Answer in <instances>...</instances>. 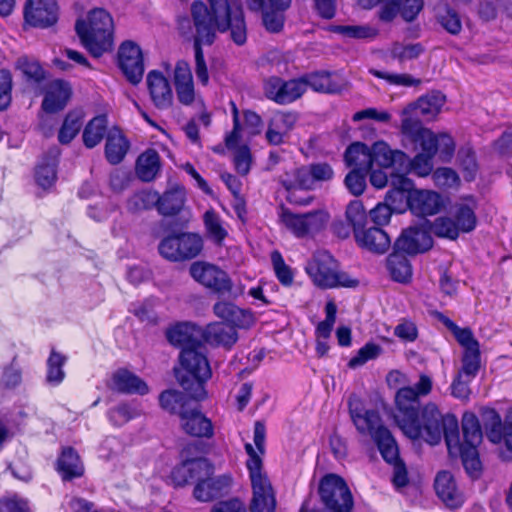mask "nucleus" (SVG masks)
<instances>
[{
  "instance_id": "1",
  "label": "nucleus",
  "mask_w": 512,
  "mask_h": 512,
  "mask_svg": "<svg viewBox=\"0 0 512 512\" xmlns=\"http://www.w3.org/2000/svg\"><path fill=\"white\" fill-rule=\"evenodd\" d=\"M431 390V378L421 375L414 387H403L397 391L394 418L398 427L408 438L423 439L430 445L438 444L444 436L449 452H459L467 473L476 477L481 467L478 453L476 447L460 445L457 418L452 414L442 415L433 403L418 409L419 397L428 395Z\"/></svg>"
},
{
  "instance_id": "2",
  "label": "nucleus",
  "mask_w": 512,
  "mask_h": 512,
  "mask_svg": "<svg viewBox=\"0 0 512 512\" xmlns=\"http://www.w3.org/2000/svg\"><path fill=\"white\" fill-rule=\"evenodd\" d=\"M210 8L202 1H194L191 5V15L196 32H214L216 29L224 32H245L246 25L243 11L239 7H231L225 4L224 18L220 19L217 10L218 0H209ZM251 10H260L264 7L265 0H247Z\"/></svg>"
},
{
  "instance_id": "3",
  "label": "nucleus",
  "mask_w": 512,
  "mask_h": 512,
  "mask_svg": "<svg viewBox=\"0 0 512 512\" xmlns=\"http://www.w3.org/2000/svg\"><path fill=\"white\" fill-rule=\"evenodd\" d=\"M348 408L357 431L374 440L385 461L395 460L398 455V445L391 432L382 424L379 413L376 410L366 409L356 396L349 398Z\"/></svg>"
},
{
  "instance_id": "4",
  "label": "nucleus",
  "mask_w": 512,
  "mask_h": 512,
  "mask_svg": "<svg viewBox=\"0 0 512 512\" xmlns=\"http://www.w3.org/2000/svg\"><path fill=\"white\" fill-rule=\"evenodd\" d=\"M179 362L180 366L175 369V375L180 386L190 398L203 400L206 397L204 384L212 375L205 347L200 344L182 349Z\"/></svg>"
},
{
  "instance_id": "5",
  "label": "nucleus",
  "mask_w": 512,
  "mask_h": 512,
  "mask_svg": "<svg viewBox=\"0 0 512 512\" xmlns=\"http://www.w3.org/2000/svg\"><path fill=\"white\" fill-rule=\"evenodd\" d=\"M306 272L313 283L323 289H331L339 286L356 287L358 280L352 279L339 268L338 262L327 251L316 252L306 265Z\"/></svg>"
},
{
  "instance_id": "6",
  "label": "nucleus",
  "mask_w": 512,
  "mask_h": 512,
  "mask_svg": "<svg viewBox=\"0 0 512 512\" xmlns=\"http://www.w3.org/2000/svg\"><path fill=\"white\" fill-rule=\"evenodd\" d=\"M245 450L249 456L247 468L253 489L249 510L250 512H274L276 500L272 486L262 471V459L250 443L245 445Z\"/></svg>"
},
{
  "instance_id": "7",
  "label": "nucleus",
  "mask_w": 512,
  "mask_h": 512,
  "mask_svg": "<svg viewBox=\"0 0 512 512\" xmlns=\"http://www.w3.org/2000/svg\"><path fill=\"white\" fill-rule=\"evenodd\" d=\"M319 494L326 508L334 512H350L353 508L352 494L346 482L336 474L322 478Z\"/></svg>"
},
{
  "instance_id": "8",
  "label": "nucleus",
  "mask_w": 512,
  "mask_h": 512,
  "mask_svg": "<svg viewBox=\"0 0 512 512\" xmlns=\"http://www.w3.org/2000/svg\"><path fill=\"white\" fill-rule=\"evenodd\" d=\"M279 218L287 230L301 238L321 231L327 224L329 216L322 210L296 214L287 208L281 207Z\"/></svg>"
},
{
  "instance_id": "9",
  "label": "nucleus",
  "mask_w": 512,
  "mask_h": 512,
  "mask_svg": "<svg viewBox=\"0 0 512 512\" xmlns=\"http://www.w3.org/2000/svg\"><path fill=\"white\" fill-rule=\"evenodd\" d=\"M189 273L196 282L218 294H227L232 291L230 277L214 264L196 261L190 265Z\"/></svg>"
},
{
  "instance_id": "10",
  "label": "nucleus",
  "mask_w": 512,
  "mask_h": 512,
  "mask_svg": "<svg viewBox=\"0 0 512 512\" xmlns=\"http://www.w3.org/2000/svg\"><path fill=\"white\" fill-rule=\"evenodd\" d=\"M23 15L30 27L47 29L57 23L59 6L56 0H26Z\"/></svg>"
},
{
  "instance_id": "11",
  "label": "nucleus",
  "mask_w": 512,
  "mask_h": 512,
  "mask_svg": "<svg viewBox=\"0 0 512 512\" xmlns=\"http://www.w3.org/2000/svg\"><path fill=\"white\" fill-rule=\"evenodd\" d=\"M118 65L132 85L142 81L145 67L141 48L132 41H125L118 51Z\"/></svg>"
},
{
  "instance_id": "12",
  "label": "nucleus",
  "mask_w": 512,
  "mask_h": 512,
  "mask_svg": "<svg viewBox=\"0 0 512 512\" xmlns=\"http://www.w3.org/2000/svg\"><path fill=\"white\" fill-rule=\"evenodd\" d=\"M264 91L268 99L284 105L297 100L305 93V83L302 77L289 81L272 77L265 82Z\"/></svg>"
},
{
  "instance_id": "13",
  "label": "nucleus",
  "mask_w": 512,
  "mask_h": 512,
  "mask_svg": "<svg viewBox=\"0 0 512 512\" xmlns=\"http://www.w3.org/2000/svg\"><path fill=\"white\" fill-rule=\"evenodd\" d=\"M401 132L414 144L419 145L421 152L434 157L437 154V135L430 129L421 126L418 119L405 117L401 121Z\"/></svg>"
},
{
  "instance_id": "14",
  "label": "nucleus",
  "mask_w": 512,
  "mask_h": 512,
  "mask_svg": "<svg viewBox=\"0 0 512 512\" xmlns=\"http://www.w3.org/2000/svg\"><path fill=\"white\" fill-rule=\"evenodd\" d=\"M485 433L489 441L504 445L512 452V417L503 422L500 415L494 410H486L483 414Z\"/></svg>"
},
{
  "instance_id": "15",
  "label": "nucleus",
  "mask_w": 512,
  "mask_h": 512,
  "mask_svg": "<svg viewBox=\"0 0 512 512\" xmlns=\"http://www.w3.org/2000/svg\"><path fill=\"white\" fill-rule=\"evenodd\" d=\"M433 239L427 229L409 227L395 242V249L407 254L415 255L429 250Z\"/></svg>"
},
{
  "instance_id": "16",
  "label": "nucleus",
  "mask_w": 512,
  "mask_h": 512,
  "mask_svg": "<svg viewBox=\"0 0 512 512\" xmlns=\"http://www.w3.org/2000/svg\"><path fill=\"white\" fill-rule=\"evenodd\" d=\"M180 424L185 433L193 437L211 438L214 434L211 420L196 405L181 410Z\"/></svg>"
},
{
  "instance_id": "17",
  "label": "nucleus",
  "mask_w": 512,
  "mask_h": 512,
  "mask_svg": "<svg viewBox=\"0 0 512 512\" xmlns=\"http://www.w3.org/2000/svg\"><path fill=\"white\" fill-rule=\"evenodd\" d=\"M302 81L305 83V90L310 87L313 91L319 93H339L347 87V81L344 78L327 71L307 73L302 76Z\"/></svg>"
},
{
  "instance_id": "18",
  "label": "nucleus",
  "mask_w": 512,
  "mask_h": 512,
  "mask_svg": "<svg viewBox=\"0 0 512 512\" xmlns=\"http://www.w3.org/2000/svg\"><path fill=\"white\" fill-rule=\"evenodd\" d=\"M298 116L295 112L276 111L268 122L266 140L271 145H280L285 142L289 133L294 129Z\"/></svg>"
},
{
  "instance_id": "19",
  "label": "nucleus",
  "mask_w": 512,
  "mask_h": 512,
  "mask_svg": "<svg viewBox=\"0 0 512 512\" xmlns=\"http://www.w3.org/2000/svg\"><path fill=\"white\" fill-rule=\"evenodd\" d=\"M383 4L379 18L383 22L392 21L398 13L407 21H413L423 8V0H381Z\"/></svg>"
},
{
  "instance_id": "20",
  "label": "nucleus",
  "mask_w": 512,
  "mask_h": 512,
  "mask_svg": "<svg viewBox=\"0 0 512 512\" xmlns=\"http://www.w3.org/2000/svg\"><path fill=\"white\" fill-rule=\"evenodd\" d=\"M410 210L417 216H432L438 214L443 206L442 196L432 190L417 189L410 193Z\"/></svg>"
},
{
  "instance_id": "21",
  "label": "nucleus",
  "mask_w": 512,
  "mask_h": 512,
  "mask_svg": "<svg viewBox=\"0 0 512 512\" xmlns=\"http://www.w3.org/2000/svg\"><path fill=\"white\" fill-rule=\"evenodd\" d=\"M213 312L235 329H248L255 323V316L251 310L242 309L232 302L218 301L213 306Z\"/></svg>"
},
{
  "instance_id": "22",
  "label": "nucleus",
  "mask_w": 512,
  "mask_h": 512,
  "mask_svg": "<svg viewBox=\"0 0 512 512\" xmlns=\"http://www.w3.org/2000/svg\"><path fill=\"white\" fill-rule=\"evenodd\" d=\"M434 486L436 494L447 507L457 509L463 505L464 494L458 488L457 482L450 472H439L436 475Z\"/></svg>"
},
{
  "instance_id": "23",
  "label": "nucleus",
  "mask_w": 512,
  "mask_h": 512,
  "mask_svg": "<svg viewBox=\"0 0 512 512\" xmlns=\"http://www.w3.org/2000/svg\"><path fill=\"white\" fill-rule=\"evenodd\" d=\"M112 16L102 8H95L85 16L79 15L75 22V32H113Z\"/></svg>"
},
{
  "instance_id": "24",
  "label": "nucleus",
  "mask_w": 512,
  "mask_h": 512,
  "mask_svg": "<svg viewBox=\"0 0 512 512\" xmlns=\"http://www.w3.org/2000/svg\"><path fill=\"white\" fill-rule=\"evenodd\" d=\"M445 103V96L440 92H431L410 103L402 111V119L422 115L427 118L436 116Z\"/></svg>"
},
{
  "instance_id": "25",
  "label": "nucleus",
  "mask_w": 512,
  "mask_h": 512,
  "mask_svg": "<svg viewBox=\"0 0 512 512\" xmlns=\"http://www.w3.org/2000/svg\"><path fill=\"white\" fill-rule=\"evenodd\" d=\"M147 85L151 99L158 109H167L172 105V90L169 81L161 72L150 71L147 75Z\"/></svg>"
},
{
  "instance_id": "26",
  "label": "nucleus",
  "mask_w": 512,
  "mask_h": 512,
  "mask_svg": "<svg viewBox=\"0 0 512 512\" xmlns=\"http://www.w3.org/2000/svg\"><path fill=\"white\" fill-rule=\"evenodd\" d=\"M71 93L72 89L68 82L60 79L51 81L42 102L43 110L48 113L62 110L70 99Z\"/></svg>"
},
{
  "instance_id": "27",
  "label": "nucleus",
  "mask_w": 512,
  "mask_h": 512,
  "mask_svg": "<svg viewBox=\"0 0 512 512\" xmlns=\"http://www.w3.org/2000/svg\"><path fill=\"white\" fill-rule=\"evenodd\" d=\"M373 163L381 168L395 167L401 171L407 162V155L401 150L391 149L384 141H377L371 146Z\"/></svg>"
},
{
  "instance_id": "28",
  "label": "nucleus",
  "mask_w": 512,
  "mask_h": 512,
  "mask_svg": "<svg viewBox=\"0 0 512 512\" xmlns=\"http://www.w3.org/2000/svg\"><path fill=\"white\" fill-rule=\"evenodd\" d=\"M109 387L126 394L144 395L149 390L142 379L126 369H119L112 374Z\"/></svg>"
},
{
  "instance_id": "29",
  "label": "nucleus",
  "mask_w": 512,
  "mask_h": 512,
  "mask_svg": "<svg viewBox=\"0 0 512 512\" xmlns=\"http://www.w3.org/2000/svg\"><path fill=\"white\" fill-rule=\"evenodd\" d=\"M284 186L289 191L288 199L291 203L299 205H307L309 203L308 198H298L296 192L298 189L310 190L315 188L312 172L309 166H304L294 171V180H282Z\"/></svg>"
},
{
  "instance_id": "30",
  "label": "nucleus",
  "mask_w": 512,
  "mask_h": 512,
  "mask_svg": "<svg viewBox=\"0 0 512 512\" xmlns=\"http://www.w3.org/2000/svg\"><path fill=\"white\" fill-rule=\"evenodd\" d=\"M355 240L359 246L378 254L385 253L391 245L389 235L380 227H369L358 232Z\"/></svg>"
},
{
  "instance_id": "31",
  "label": "nucleus",
  "mask_w": 512,
  "mask_h": 512,
  "mask_svg": "<svg viewBox=\"0 0 512 512\" xmlns=\"http://www.w3.org/2000/svg\"><path fill=\"white\" fill-rule=\"evenodd\" d=\"M344 161L351 170L369 172L373 165L371 147L361 142L350 144L345 151Z\"/></svg>"
},
{
  "instance_id": "32",
  "label": "nucleus",
  "mask_w": 512,
  "mask_h": 512,
  "mask_svg": "<svg viewBox=\"0 0 512 512\" xmlns=\"http://www.w3.org/2000/svg\"><path fill=\"white\" fill-rule=\"evenodd\" d=\"M166 335L172 345L182 347V349L196 347L201 344L199 340L202 335L200 329L190 323L177 324L171 327Z\"/></svg>"
},
{
  "instance_id": "33",
  "label": "nucleus",
  "mask_w": 512,
  "mask_h": 512,
  "mask_svg": "<svg viewBox=\"0 0 512 512\" xmlns=\"http://www.w3.org/2000/svg\"><path fill=\"white\" fill-rule=\"evenodd\" d=\"M202 335L209 344L227 349H230L238 340L236 329L222 322L209 324Z\"/></svg>"
},
{
  "instance_id": "34",
  "label": "nucleus",
  "mask_w": 512,
  "mask_h": 512,
  "mask_svg": "<svg viewBox=\"0 0 512 512\" xmlns=\"http://www.w3.org/2000/svg\"><path fill=\"white\" fill-rule=\"evenodd\" d=\"M60 151L57 147L49 150L35 170V179L39 186L46 189L51 187L57 178L56 166Z\"/></svg>"
},
{
  "instance_id": "35",
  "label": "nucleus",
  "mask_w": 512,
  "mask_h": 512,
  "mask_svg": "<svg viewBox=\"0 0 512 512\" xmlns=\"http://www.w3.org/2000/svg\"><path fill=\"white\" fill-rule=\"evenodd\" d=\"M129 146V141L119 130H111L107 134L105 144L107 161L112 165L119 164L127 154Z\"/></svg>"
},
{
  "instance_id": "36",
  "label": "nucleus",
  "mask_w": 512,
  "mask_h": 512,
  "mask_svg": "<svg viewBox=\"0 0 512 512\" xmlns=\"http://www.w3.org/2000/svg\"><path fill=\"white\" fill-rule=\"evenodd\" d=\"M230 478L227 476L211 477L196 484L194 496L197 500L207 502L217 497L223 490L229 487Z\"/></svg>"
},
{
  "instance_id": "37",
  "label": "nucleus",
  "mask_w": 512,
  "mask_h": 512,
  "mask_svg": "<svg viewBox=\"0 0 512 512\" xmlns=\"http://www.w3.org/2000/svg\"><path fill=\"white\" fill-rule=\"evenodd\" d=\"M160 170L159 154L149 149L142 153L136 162V174L144 182L152 181Z\"/></svg>"
},
{
  "instance_id": "38",
  "label": "nucleus",
  "mask_w": 512,
  "mask_h": 512,
  "mask_svg": "<svg viewBox=\"0 0 512 512\" xmlns=\"http://www.w3.org/2000/svg\"><path fill=\"white\" fill-rule=\"evenodd\" d=\"M387 269L391 278L400 283H407L412 277V267L407 257L396 250L387 258Z\"/></svg>"
},
{
  "instance_id": "39",
  "label": "nucleus",
  "mask_w": 512,
  "mask_h": 512,
  "mask_svg": "<svg viewBox=\"0 0 512 512\" xmlns=\"http://www.w3.org/2000/svg\"><path fill=\"white\" fill-rule=\"evenodd\" d=\"M79 36L81 44L93 57H100L113 49V34H79Z\"/></svg>"
},
{
  "instance_id": "40",
  "label": "nucleus",
  "mask_w": 512,
  "mask_h": 512,
  "mask_svg": "<svg viewBox=\"0 0 512 512\" xmlns=\"http://www.w3.org/2000/svg\"><path fill=\"white\" fill-rule=\"evenodd\" d=\"M185 202V193L181 188L170 189L159 195L157 210L163 216L176 215L182 209Z\"/></svg>"
},
{
  "instance_id": "41",
  "label": "nucleus",
  "mask_w": 512,
  "mask_h": 512,
  "mask_svg": "<svg viewBox=\"0 0 512 512\" xmlns=\"http://www.w3.org/2000/svg\"><path fill=\"white\" fill-rule=\"evenodd\" d=\"M58 470L62 474L64 480L80 477L83 474V465L74 449H63L62 454L58 459Z\"/></svg>"
},
{
  "instance_id": "42",
  "label": "nucleus",
  "mask_w": 512,
  "mask_h": 512,
  "mask_svg": "<svg viewBox=\"0 0 512 512\" xmlns=\"http://www.w3.org/2000/svg\"><path fill=\"white\" fill-rule=\"evenodd\" d=\"M181 252V261L197 257L203 249V239L197 233H181L174 235Z\"/></svg>"
},
{
  "instance_id": "43",
  "label": "nucleus",
  "mask_w": 512,
  "mask_h": 512,
  "mask_svg": "<svg viewBox=\"0 0 512 512\" xmlns=\"http://www.w3.org/2000/svg\"><path fill=\"white\" fill-rule=\"evenodd\" d=\"M463 443L465 447H477L483 438L478 418L473 413H464L462 417Z\"/></svg>"
},
{
  "instance_id": "44",
  "label": "nucleus",
  "mask_w": 512,
  "mask_h": 512,
  "mask_svg": "<svg viewBox=\"0 0 512 512\" xmlns=\"http://www.w3.org/2000/svg\"><path fill=\"white\" fill-rule=\"evenodd\" d=\"M107 131V118L99 115L91 119L83 131V142L87 148L98 145Z\"/></svg>"
},
{
  "instance_id": "45",
  "label": "nucleus",
  "mask_w": 512,
  "mask_h": 512,
  "mask_svg": "<svg viewBox=\"0 0 512 512\" xmlns=\"http://www.w3.org/2000/svg\"><path fill=\"white\" fill-rule=\"evenodd\" d=\"M345 216L349 226H351L353 229L355 237L357 236L358 232H362L366 229V225L368 223V215L361 201H351L346 208Z\"/></svg>"
},
{
  "instance_id": "46",
  "label": "nucleus",
  "mask_w": 512,
  "mask_h": 512,
  "mask_svg": "<svg viewBox=\"0 0 512 512\" xmlns=\"http://www.w3.org/2000/svg\"><path fill=\"white\" fill-rule=\"evenodd\" d=\"M204 226L208 237L217 245H221L227 236L220 216L214 210H207L203 216Z\"/></svg>"
},
{
  "instance_id": "47",
  "label": "nucleus",
  "mask_w": 512,
  "mask_h": 512,
  "mask_svg": "<svg viewBox=\"0 0 512 512\" xmlns=\"http://www.w3.org/2000/svg\"><path fill=\"white\" fill-rule=\"evenodd\" d=\"M160 405L163 409L180 416L181 410L188 409L191 405L187 402L186 396L179 391L168 390L160 394Z\"/></svg>"
},
{
  "instance_id": "48",
  "label": "nucleus",
  "mask_w": 512,
  "mask_h": 512,
  "mask_svg": "<svg viewBox=\"0 0 512 512\" xmlns=\"http://www.w3.org/2000/svg\"><path fill=\"white\" fill-rule=\"evenodd\" d=\"M433 158L427 154L418 153L413 159L407 156V162L403 165L401 171L413 172L419 177L428 176L433 170Z\"/></svg>"
},
{
  "instance_id": "49",
  "label": "nucleus",
  "mask_w": 512,
  "mask_h": 512,
  "mask_svg": "<svg viewBox=\"0 0 512 512\" xmlns=\"http://www.w3.org/2000/svg\"><path fill=\"white\" fill-rule=\"evenodd\" d=\"M66 362V357L55 350H52L47 360V376L46 379L50 384H60L64 377L65 372L63 366Z\"/></svg>"
},
{
  "instance_id": "50",
  "label": "nucleus",
  "mask_w": 512,
  "mask_h": 512,
  "mask_svg": "<svg viewBox=\"0 0 512 512\" xmlns=\"http://www.w3.org/2000/svg\"><path fill=\"white\" fill-rule=\"evenodd\" d=\"M157 201H159V193L152 190H143L135 193L128 200V209L131 211L147 210L153 207L157 208Z\"/></svg>"
},
{
  "instance_id": "51",
  "label": "nucleus",
  "mask_w": 512,
  "mask_h": 512,
  "mask_svg": "<svg viewBox=\"0 0 512 512\" xmlns=\"http://www.w3.org/2000/svg\"><path fill=\"white\" fill-rule=\"evenodd\" d=\"M140 414L141 410L135 403H122L111 409L108 417L114 425L121 426Z\"/></svg>"
},
{
  "instance_id": "52",
  "label": "nucleus",
  "mask_w": 512,
  "mask_h": 512,
  "mask_svg": "<svg viewBox=\"0 0 512 512\" xmlns=\"http://www.w3.org/2000/svg\"><path fill=\"white\" fill-rule=\"evenodd\" d=\"M425 223L429 224V230L439 237L456 239L460 232L455 222L448 217H439L432 223L428 221Z\"/></svg>"
},
{
  "instance_id": "53",
  "label": "nucleus",
  "mask_w": 512,
  "mask_h": 512,
  "mask_svg": "<svg viewBox=\"0 0 512 512\" xmlns=\"http://www.w3.org/2000/svg\"><path fill=\"white\" fill-rule=\"evenodd\" d=\"M82 126V118L77 113H69L59 131L58 139L62 144H68L77 135Z\"/></svg>"
},
{
  "instance_id": "54",
  "label": "nucleus",
  "mask_w": 512,
  "mask_h": 512,
  "mask_svg": "<svg viewBox=\"0 0 512 512\" xmlns=\"http://www.w3.org/2000/svg\"><path fill=\"white\" fill-rule=\"evenodd\" d=\"M425 51L421 43H395L391 54L399 61H407L418 58Z\"/></svg>"
},
{
  "instance_id": "55",
  "label": "nucleus",
  "mask_w": 512,
  "mask_h": 512,
  "mask_svg": "<svg viewBox=\"0 0 512 512\" xmlns=\"http://www.w3.org/2000/svg\"><path fill=\"white\" fill-rule=\"evenodd\" d=\"M459 165L464 173V178L471 181L478 170L475 152L470 147H462L458 152Z\"/></svg>"
},
{
  "instance_id": "56",
  "label": "nucleus",
  "mask_w": 512,
  "mask_h": 512,
  "mask_svg": "<svg viewBox=\"0 0 512 512\" xmlns=\"http://www.w3.org/2000/svg\"><path fill=\"white\" fill-rule=\"evenodd\" d=\"M437 20L446 32H460L462 29L459 14L448 6L438 9Z\"/></svg>"
},
{
  "instance_id": "57",
  "label": "nucleus",
  "mask_w": 512,
  "mask_h": 512,
  "mask_svg": "<svg viewBox=\"0 0 512 512\" xmlns=\"http://www.w3.org/2000/svg\"><path fill=\"white\" fill-rule=\"evenodd\" d=\"M269 10L263 13V24L268 32H281L284 25L283 11L287 8H278L268 0Z\"/></svg>"
},
{
  "instance_id": "58",
  "label": "nucleus",
  "mask_w": 512,
  "mask_h": 512,
  "mask_svg": "<svg viewBox=\"0 0 512 512\" xmlns=\"http://www.w3.org/2000/svg\"><path fill=\"white\" fill-rule=\"evenodd\" d=\"M369 172L351 170L344 178V185L350 194L360 196L364 193L367 183L366 177Z\"/></svg>"
},
{
  "instance_id": "59",
  "label": "nucleus",
  "mask_w": 512,
  "mask_h": 512,
  "mask_svg": "<svg viewBox=\"0 0 512 512\" xmlns=\"http://www.w3.org/2000/svg\"><path fill=\"white\" fill-rule=\"evenodd\" d=\"M369 72L381 79L386 80L389 84L397 85V86H405V87H411V86H417L421 83L419 79L414 78L410 74H395V73H387L382 72L376 69H370Z\"/></svg>"
},
{
  "instance_id": "60",
  "label": "nucleus",
  "mask_w": 512,
  "mask_h": 512,
  "mask_svg": "<svg viewBox=\"0 0 512 512\" xmlns=\"http://www.w3.org/2000/svg\"><path fill=\"white\" fill-rule=\"evenodd\" d=\"M455 218V224L462 232H470L476 226V216L474 210L466 204H461L457 207Z\"/></svg>"
},
{
  "instance_id": "61",
  "label": "nucleus",
  "mask_w": 512,
  "mask_h": 512,
  "mask_svg": "<svg viewBox=\"0 0 512 512\" xmlns=\"http://www.w3.org/2000/svg\"><path fill=\"white\" fill-rule=\"evenodd\" d=\"M382 352V348L374 343L365 344L356 356L349 360L348 366L350 368H356L364 365L367 361L377 358Z\"/></svg>"
},
{
  "instance_id": "62",
  "label": "nucleus",
  "mask_w": 512,
  "mask_h": 512,
  "mask_svg": "<svg viewBox=\"0 0 512 512\" xmlns=\"http://www.w3.org/2000/svg\"><path fill=\"white\" fill-rule=\"evenodd\" d=\"M480 368V348L464 351L462 357V369L460 374L468 378H474Z\"/></svg>"
},
{
  "instance_id": "63",
  "label": "nucleus",
  "mask_w": 512,
  "mask_h": 512,
  "mask_svg": "<svg viewBox=\"0 0 512 512\" xmlns=\"http://www.w3.org/2000/svg\"><path fill=\"white\" fill-rule=\"evenodd\" d=\"M16 66L27 78L35 82H40L44 78V70L36 60L23 56L17 60Z\"/></svg>"
},
{
  "instance_id": "64",
  "label": "nucleus",
  "mask_w": 512,
  "mask_h": 512,
  "mask_svg": "<svg viewBox=\"0 0 512 512\" xmlns=\"http://www.w3.org/2000/svg\"><path fill=\"white\" fill-rule=\"evenodd\" d=\"M410 193H404L397 190H389L385 196V204L389 205L394 212L402 213L410 209Z\"/></svg>"
}]
</instances>
